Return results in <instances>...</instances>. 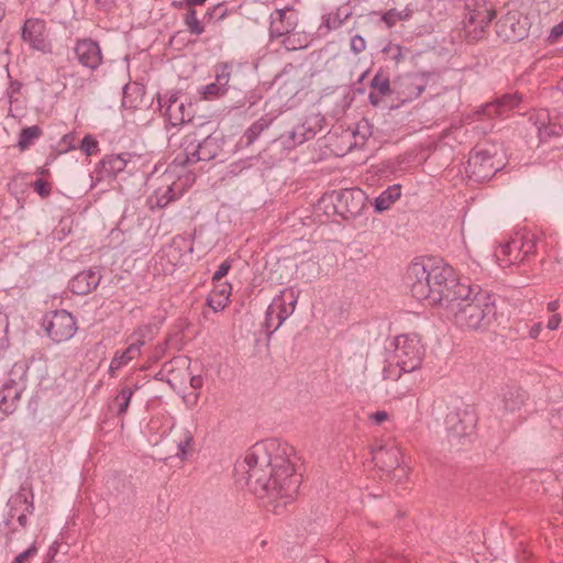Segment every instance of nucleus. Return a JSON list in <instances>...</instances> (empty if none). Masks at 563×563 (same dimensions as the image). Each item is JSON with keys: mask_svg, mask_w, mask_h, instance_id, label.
<instances>
[{"mask_svg": "<svg viewBox=\"0 0 563 563\" xmlns=\"http://www.w3.org/2000/svg\"><path fill=\"white\" fill-rule=\"evenodd\" d=\"M292 455L294 449L287 443L267 439L255 443L235 466L249 489L258 498L267 499L276 514L295 498L300 484Z\"/></svg>", "mask_w": 563, "mask_h": 563, "instance_id": "1", "label": "nucleus"}, {"mask_svg": "<svg viewBox=\"0 0 563 563\" xmlns=\"http://www.w3.org/2000/svg\"><path fill=\"white\" fill-rule=\"evenodd\" d=\"M446 316L464 332H486L497 321L495 298L485 291H476L461 284L445 303Z\"/></svg>", "mask_w": 563, "mask_h": 563, "instance_id": "2", "label": "nucleus"}, {"mask_svg": "<svg viewBox=\"0 0 563 563\" xmlns=\"http://www.w3.org/2000/svg\"><path fill=\"white\" fill-rule=\"evenodd\" d=\"M406 282L412 297L429 305L448 302L462 283L453 267L434 260L417 261L409 265Z\"/></svg>", "mask_w": 563, "mask_h": 563, "instance_id": "3", "label": "nucleus"}, {"mask_svg": "<svg viewBox=\"0 0 563 563\" xmlns=\"http://www.w3.org/2000/svg\"><path fill=\"white\" fill-rule=\"evenodd\" d=\"M424 356V346L417 334H401L395 339L396 366L388 365L383 369L385 380H397L402 373H411L420 368Z\"/></svg>", "mask_w": 563, "mask_h": 563, "instance_id": "4", "label": "nucleus"}, {"mask_svg": "<svg viewBox=\"0 0 563 563\" xmlns=\"http://www.w3.org/2000/svg\"><path fill=\"white\" fill-rule=\"evenodd\" d=\"M465 9L464 24L468 36L478 40L495 18V10L486 0H466Z\"/></svg>", "mask_w": 563, "mask_h": 563, "instance_id": "5", "label": "nucleus"}, {"mask_svg": "<svg viewBox=\"0 0 563 563\" xmlns=\"http://www.w3.org/2000/svg\"><path fill=\"white\" fill-rule=\"evenodd\" d=\"M501 167V161H496L495 154H492L488 150L472 152L467 162L470 177L478 183L490 179Z\"/></svg>", "mask_w": 563, "mask_h": 563, "instance_id": "6", "label": "nucleus"}, {"mask_svg": "<svg viewBox=\"0 0 563 563\" xmlns=\"http://www.w3.org/2000/svg\"><path fill=\"white\" fill-rule=\"evenodd\" d=\"M44 325L47 335L56 343L68 341L77 331L74 317L66 310H57L47 314Z\"/></svg>", "mask_w": 563, "mask_h": 563, "instance_id": "7", "label": "nucleus"}, {"mask_svg": "<svg viewBox=\"0 0 563 563\" xmlns=\"http://www.w3.org/2000/svg\"><path fill=\"white\" fill-rule=\"evenodd\" d=\"M497 26L498 35L505 41L518 42L528 35V19L518 11H509Z\"/></svg>", "mask_w": 563, "mask_h": 563, "instance_id": "8", "label": "nucleus"}, {"mask_svg": "<svg viewBox=\"0 0 563 563\" xmlns=\"http://www.w3.org/2000/svg\"><path fill=\"white\" fill-rule=\"evenodd\" d=\"M46 23L41 19H27L22 27V40L33 49L48 53L51 43L47 41Z\"/></svg>", "mask_w": 563, "mask_h": 563, "instance_id": "9", "label": "nucleus"}, {"mask_svg": "<svg viewBox=\"0 0 563 563\" xmlns=\"http://www.w3.org/2000/svg\"><path fill=\"white\" fill-rule=\"evenodd\" d=\"M297 295L294 289H284L279 296L275 297L267 309V320L272 314L276 316V324L273 331H276L282 323L294 312L297 303Z\"/></svg>", "mask_w": 563, "mask_h": 563, "instance_id": "10", "label": "nucleus"}, {"mask_svg": "<svg viewBox=\"0 0 563 563\" xmlns=\"http://www.w3.org/2000/svg\"><path fill=\"white\" fill-rule=\"evenodd\" d=\"M192 441L194 438L189 430L175 427L170 428L165 438L168 451L180 460H185L187 454L192 451Z\"/></svg>", "mask_w": 563, "mask_h": 563, "instance_id": "11", "label": "nucleus"}, {"mask_svg": "<svg viewBox=\"0 0 563 563\" xmlns=\"http://www.w3.org/2000/svg\"><path fill=\"white\" fill-rule=\"evenodd\" d=\"M161 109L173 126L190 122L192 119L191 104L186 106L176 95H172L164 103L158 98Z\"/></svg>", "mask_w": 563, "mask_h": 563, "instance_id": "12", "label": "nucleus"}, {"mask_svg": "<svg viewBox=\"0 0 563 563\" xmlns=\"http://www.w3.org/2000/svg\"><path fill=\"white\" fill-rule=\"evenodd\" d=\"M78 62L87 68L96 69L102 60L101 49L92 40H80L75 47Z\"/></svg>", "mask_w": 563, "mask_h": 563, "instance_id": "13", "label": "nucleus"}, {"mask_svg": "<svg viewBox=\"0 0 563 563\" xmlns=\"http://www.w3.org/2000/svg\"><path fill=\"white\" fill-rule=\"evenodd\" d=\"M522 246V236L518 233L511 236L506 243L501 244L499 251L496 252L499 266L506 267L520 263Z\"/></svg>", "mask_w": 563, "mask_h": 563, "instance_id": "14", "label": "nucleus"}, {"mask_svg": "<svg viewBox=\"0 0 563 563\" xmlns=\"http://www.w3.org/2000/svg\"><path fill=\"white\" fill-rule=\"evenodd\" d=\"M438 76L433 73H421L407 77L404 82L402 95L405 100H413L419 98L427 89L430 81L435 82Z\"/></svg>", "mask_w": 563, "mask_h": 563, "instance_id": "15", "label": "nucleus"}, {"mask_svg": "<svg viewBox=\"0 0 563 563\" xmlns=\"http://www.w3.org/2000/svg\"><path fill=\"white\" fill-rule=\"evenodd\" d=\"M377 466L385 471L396 470L400 465V449L395 445H379L372 451Z\"/></svg>", "mask_w": 563, "mask_h": 563, "instance_id": "16", "label": "nucleus"}, {"mask_svg": "<svg viewBox=\"0 0 563 563\" xmlns=\"http://www.w3.org/2000/svg\"><path fill=\"white\" fill-rule=\"evenodd\" d=\"M24 386L22 382L9 379L0 390V410L9 415L15 411Z\"/></svg>", "mask_w": 563, "mask_h": 563, "instance_id": "17", "label": "nucleus"}, {"mask_svg": "<svg viewBox=\"0 0 563 563\" xmlns=\"http://www.w3.org/2000/svg\"><path fill=\"white\" fill-rule=\"evenodd\" d=\"M101 275L93 269H87L78 273L69 282V289L76 295H87L99 285Z\"/></svg>", "mask_w": 563, "mask_h": 563, "instance_id": "18", "label": "nucleus"}, {"mask_svg": "<svg viewBox=\"0 0 563 563\" xmlns=\"http://www.w3.org/2000/svg\"><path fill=\"white\" fill-rule=\"evenodd\" d=\"M365 194L358 188L343 189L338 197L339 203L351 216L358 214L365 206Z\"/></svg>", "mask_w": 563, "mask_h": 563, "instance_id": "19", "label": "nucleus"}, {"mask_svg": "<svg viewBox=\"0 0 563 563\" xmlns=\"http://www.w3.org/2000/svg\"><path fill=\"white\" fill-rule=\"evenodd\" d=\"M446 423L450 426V429L455 437H466L470 435L475 428V418L466 411L462 413L452 412L448 415Z\"/></svg>", "mask_w": 563, "mask_h": 563, "instance_id": "20", "label": "nucleus"}, {"mask_svg": "<svg viewBox=\"0 0 563 563\" xmlns=\"http://www.w3.org/2000/svg\"><path fill=\"white\" fill-rule=\"evenodd\" d=\"M199 137L196 133L187 134L181 142V152H179L174 158V164L178 166H188L198 162V148Z\"/></svg>", "mask_w": 563, "mask_h": 563, "instance_id": "21", "label": "nucleus"}, {"mask_svg": "<svg viewBox=\"0 0 563 563\" xmlns=\"http://www.w3.org/2000/svg\"><path fill=\"white\" fill-rule=\"evenodd\" d=\"M520 101L521 97L517 93L505 95L493 102L486 103L483 108V113L488 117L501 115L515 109Z\"/></svg>", "mask_w": 563, "mask_h": 563, "instance_id": "22", "label": "nucleus"}, {"mask_svg": "<svg viewBox=\"0 0 563 563\" xmlns=\"http://www.w3.org/2000/svg\"><path fill=\"white\" fill-rule=\"evenodd\" d=\"M314 135L316 131L312 128L308 126L306 123H301L289 131L287 134L282 135V142L285 147L292 148L306 141L313 139Z\"/></svg>", "mask_w": 563, "mask_h": 563, "instance_id": "23", "label": "nucleus"}, {"mask_svg": "<svg viewBox=\"0 0 563 563\" xmlns=\"http://www.w3.org/2000/svg\"><path fill=\"white\" fill-rule=\"evenodd\" d=\"M400 194L401 190L399 185H394L387 188L375 199V210L377 212L388 210L391 205L400 197Z\"/></svg>", "mask_w": 563, "mask_h": 563, "instance_id": "24", "label": "nucleus"}, {"mask_svg": "<svg viewBox=\"0 0 563 563\" xmlns=\"http://www.w3.org/2000/svg\"><path fill=\"white\" fill-rule=\"evenodd\" d=\"M196 152L198 153V162H208L214 158L219 152L217 139L210 135L206 136L202 141L198 142V148H196Z\"/></svg>", "mask_w": 563, "mask_h": 563, "instance_id": "25", "label": "nucleus"}, {"mask_svg": "<svg viewBox=\"0 0 563 563\" xmlns=\"http://www.w3.org/2000/svg\"><path fill=\"white\" fill-rule=\"evenodd\" d=\"M140 355L139 345L130 344L121 354L117 353L110 363L109 371L113 375L115 371L126 365L130 361Z\"/></svg>", "mask_w": 563, "mask_h": 563, "instance_id": "26", "label": "nucleus"}, {"mask_svg": "<svg viewBox=\"0 0 563 563\" xmlns=\"http://www.w3.org/2000/svg\"><path fill=\"white\" fill-rule=\"evenodd\" d=\"M526 399V395L521 389L509 388L503 395L504 408L506 411H515Z\"/></svg>", "mask_w": 563, "mask_h": 563, "instance_id": "27", "label": "nucleus"}, {"mask_svg": "<svg viewBox=\"0 0 563 563\" xmlns=\"http://www.w3.org/2000/svg\"><path fill=\"white\" fill-rule=\"evenodd\" d=\"M130 154L123 153L118 155H110L102 159L103 168L111 174H118L126 167Z\"/></svg>", "mask_w": 563, "mask_h": 563, "instance_id": "28", "label": "nucleus"}, {"mask_svg": "<svg viewBox=\"0 0 563 563\" xmlns=\"http://www.w3.org/2000/svg\"><path fill=\"white\" fill-rule=\"evenodd\" d=\"M272 123L271 119L261 118L254 122L244 133L246 145L253 144L256 139L265 131Z\"/></svg>", "mask_w": 563, "mask_h": 563, "instance_id": "29", "label": "nucleus"}, {"mask_svg": "<svg viewBox=\"0 0 563 563\" xmlns=\"http://www.w3.org/2000/svg\"><path fill=\"white\" fill-rule=\"evenodd\" d=\"M184 22L190 34L200 35L205 32V26L197 18V12L195 9H187V12L184 16Z\"/></svg>", "mask_w": 563, "mask_h": 563, "instance_id": "30", "label": "nucleus"}, {"mask_svg": "<svg viewBox=\"0 0 563 563\" xmlns=\"http://www.w3.org/2000/svg\"><path fill=\"white\" fill-rule=\"evenodd\" d=\"M41 134L42 130L37 125H32L23 129L20 133L18 146L21 151L26 150L35 139L41 136Z\"/></svg>", "mask_w": 563, "mask_h": 563, "instance_id": "31", "label": "nucleus"}, {"mask_svg": "<svg viewBox=\"0 0 563 563\" xmlns=\"http://www.w3.org/2000/svg\"><path fill=\"white\" fill-rule=\"evenodd\" d=\"M189 367V360L186 357H175L169 362H166L163 366V371L173 377L168 378V383L170 384L173 379H177L178 376L175 375L176 369L186 371Z\"/></svg>", "mask_w": 563, "mask_h": 563, "instance_id": "32", "label": "nucleus"}, {"mask_svg": "<svg viewBox=\"0 0 563 563\" xmlns=\"http://www.w3.org/2000/svg\"><path fill=\"white\" fill-rule=\"evenodd\" d=\"M371 88L380 96H387L391 92L389 77L378 71L371 81Z\"/></svg>", "mask_w": 563, "mask_h": 563, "instance_id": "33", "label": "nucleus"}, {"mask_svg": "<svg viewBox=\"0 0 563 563\" xmlns=\"http://www.w3.org/2000/svg\"><path fill=\"white\" fill-rule=\"evenodd\" d=\"M522 236V251L520 261L523 262L529 255L534 253L537 239L533 234L528 232H518Z\"/></svg>", "mask_w": 563, "mask_h": 563, "instance_id": "34", "label": "nucleus"}, {"mask_svg": "<svg viewBox=\"0 0 563 563\" xmlns=\"http://www.w3.org/2000/svg\"><path fill=\"white\" fill-rule=\"evenodd\" d=\"M132 395H133V389H131L130 387H123L120 390L119 395L115 398V400L118 401V405H119V410H118L119 415H123L126 412L130 401H131V398H132Z\"/></svg>", "mask_w": 563, "mask_h": 563, "instance_id": "35", "label": "nucleus"}, {"mask_svg": "<svg viewBox=\"0 0 563 563\" xmlns=\"http://www.w3.org/2000/svg\"><path fill=\"white\" fill-rule=\"evenodd\" d=\"M283 45L287 51H296L301 49L307 46L305 40L301 41L300 35L297 34H287L283 40Z\"/></svg>", "mask_w": 563, "mask_h": 563, "instance_id": "36", "label": "nucleus"}, {"mask_svg": "<svg viewBox=\"0 0 563 563\" xmlns=\"http://www.w3.org/2000/svg\"><path fill=\"white\" fill-rule=\"evenodd\" d=\"M276 14L278 16V20L277 19H273V21L271 23V35L273 37H280L283 35L289 34V29L288 27L279 26V24L283 23V19L285 16V12L284 11H277Z\"/></svg>", "mask_w": 563, "mask_h": 563, "instance_id": "37", "label": "nucleus"}, {"mask_svg": "<svg viewBox=\"0 0 563 563\" xmlns=\"http://www.w3.org/2000/svg\"><path fill=\"white\" fill-rule=\"evenodd\" d=\"M152 334L153 328L151 325H142L133 333L135 341L132 344H137L140 350L141 346L145 344L146 340L152 339Z\"/></svg>", "mask_w": 563, "mask_h": 563, "instance_id": "38", "label": "nucleus"}, {"mask_svg": "<svg viewBox=\"0 0 563 563\" xmlns=\"http://www.w3.org/2000/svg\"><path fill=\"white\" fill-rule=\"evenodd\" d=\"M228 91V88H223L218 82H212L203 88L202 95L206 100H211L223 96Z\"/></svg>", "mask_w": 563, "mask_h": 563, "instance_id": "39", "label": "nucleus"}, {"mask_svg": "<svg viewBox=\"0 0 563 563\" xmlns=\"http://www.w3.org/2000/svg\"><path fill=\"white\" fill-rule=\"evenodd\" d=\"M231 73L228 64H220L216 67V82L221 85L223 88H228Z\"/></svg>", "mask_w": 563, "mask_h": 563, "instance_id": "40", "label": "nucleus"}, {"mask_svg": "<svg viewBox=\"0 0 563 563\" xmlns=\"http://www.w3.org/2000/svg\"><path fill=\"white\" fill-rule=\"evenodd\" d=\"M80 150L87 155L91 156L98 152V142L92 135H86L81 140Z\"/></svg>", "mask_w": 563, "mask_h": 563, "instance_id": "41", "label": "nucleus"}, {"mask_svg": "<svg viewBox=\"0 0 563 563\" xmlns=\"http://www.w3.org/2000/svg\"><path fill=\"white\" fill-rule=\"evenodd\" d=\"M175 199L174 188L172 185L167 186L163 194L156 191V207L164 208Z\"/></svg>", "mask_w": 563, "mask_h": 563, "instance_id": "42", "label": "nucleus"}, {"mask_svg": "<svg viewBox=\"0 0 563 563\" xmlns=\"http://www.w3.org/2000/svg\"><path fill=\"white\" fill-rule=\"evenodd\" d=\"M561 129H562L561 126L558 129L556 125H553V124H548V125L540 126L539 128L540 141L545 142V141H548L552 136L560 135V130Z\"/></svg>", "mask_w": 563, "mask_h": 563, "instance_id": "43", "label": "nucleus"}, {"mask_svg": "<svg viewBox=\"0 0 563 563\" xmlns=\"http://www.w3.org/2000/svg\"><path fill=\"white\" fill-rule=\"evenodd\" d=\"M350 47L354 54H360L366 49V42L361 35H354L351 38Z\"/></svg>", "mask_w": 563, "mask_h": 563, "instance_id": "44", "label": "nucleus"}, {"mask_svg": "<svg viewBox=\"0 0 563 563\" xmlns=\"http://www.w3.org/2000/svg\"><path fill=\"white\" fill-rule=\"evenodd\" d=\"M37 553V548L33 543L27 550L20 553L13 561V563H24L25 560H27L31 556H34Z\"/></svg>", "mask_w": 563, "mask_h": 563, "instance_id": "45", "label": "nucleus"}, {"mask_svg": "<svg viewBox=\"0 0 563 563\" xmlns=\"http://www.w3.org/2000/svg\"><path fill=\"white\" fill-rule=\"evenodd\" d=\"M230 267H231V265L228 261H224L223 263H221L220 266L218 267V269L216 271V273L213 274L212 280L213 282L221 280L228 274Z\"/></svg>", "mask_w": 563, "mask_h": 563, "instance_id": "46", "label": "nucleus"}, {"mask_svg": "<svg viewBox=\"0 0 563 563\" xmlns=\"http://www.w3.org/2000/svg\"><path fill=\"white\" fill-rule=\"evenodd\" d=\"M34 190L41 196V197H47L49 195V186L46 181L38 179L34 183Z\"/></svg>", "mask_w": 563, "mask_h": 563, "instance_id": "47", "label": "nucleus"}, {"mask_svg": "<svg viewBox=\"0 0 563 563\" xmlns=\"http://www.w3.org/2000/svg\"><path fill=\"white\" fill-rule=\"evenodd\" d=\"M342 21L339 16V14H329L327 16V19L324 20V26L328 29V30H332V29H336L341 25Z\"/></svg>", "mask_w": 563, "mask_h": 563, "instance_id": "48", "label": "nucleus"}, {"mask_svg": "<svg viewBox=\"0 0 563 563\" xmlns=\"http://www.w3.org/2000/svg\"><path fill=\"white\" fill-rule=\"evenodd\" d=\"M356 133L361 134L363 139H366L371 135L369 132V122L367 120H362L357 123Z\"/></svg>", "mask_w": 563, "mask_h": 563, "instance_id": "49", "label": "nucleus"}, {"mask_svg": "<svg viewBox=\"0 0 563 563\" xmlns=\"http://www.w3.org/2000/svg\"><path fill=\"white\" fill-rule=\"evenodd\" d=\"M562 322V317L559 313L552 314V317L548 320L547 328L551 331L559 329L560 323Z\"/></svg>", "mask_w": 563, "mask_h": 563, "instance_id": "50", "label": "nucleus"}, {"mask_svg": "<svg viewBox=\"0 0 563 563\" xmlns=\"http://www.w3.org/2000/svg\"><path fill=\"white\" fill-rule=\"evenodd\" d=\"M369 419L375 424H380L388 419L386 411H376L369 416Z\"/></svg>", "mask_w": 563, "mask_h": 563, "instance_id": "51", "label": "nucleus"}, {"mask_svg": "<svg viewBox=\"0 0 563 563\" xmlns=\"http://www.w3.org/2000/svg\"><path fill=\"white\" fill-rule=\"evenodd\" d=\"M563 35V21L554 25L550 32V38L556 40Z\"/></svg>", "mask_w": 563, "mask_h": 563, "instance_id": "52", "label": "nucleus"}, {"mask_svg": "<svg viewBox=\"0 0 563 563\" xmlns=\"http://www.w3.org/2000/svg\"><path fill=\"white\" fill-rule=\"evenodd\" d=\"M541 331H542V323L541 322L534 323L529 330V338L533 339V340L538 339Z\"/></svg>", "mask_w": 563, "mask_h": 563, "instance_id": "53", "label": "nucleus"}, {"mask_svg": "<svg viewBox=\"0 0 563 563\" xmlns=\"http://www.w3.org/2000/svg\"><path fill=\"white\" fill-rule=\"evenodd\" d=\"M202 384H203V379L200 375H197V376H191L190 377V386L194 388V389H199L202 387Z\"/></svg>", "mask_w": 563, "mask_h": 563, "instance_id": "54", "label": "nucleus"}, {"mask_svg": "<svg viewBox=\"0 0 563 563\" xmlns=\"http://www.w3.org/2000/svg\"><path fill=\"white\" fill-rule=\"evenodd\" d=\"M388 49L395 51L393 58L396 60V63H399L402 59V52H401V47L399 45L389 46Z\"/></svg>", "mask_w": 563, "mask_h": 563, "instance_id": "55", "label": "nucleus"}, {"mask_svg": "<svg viewBox=\"0 0 563 563\" xmlns=\"http://www.w3.org/2000/svg\"><path fill=\"white\" fill-rule=\"evenodd\" d=\"M382 97L378 92L376 91H371L369 95H368V100L369 102L377 107L379 104V102L382 101Z\"/></svg>", "mask_w": 563, "mask_h": 563, "instance_id": "56", "label": "nucleus"}, {"mask_svg": "<svg viewBox=\"0 0 563 563\" xmlns=\"http://www.w3.org/2000/svg\"><path fill=\"white\" fill-rule=\"evenodd\" d=\"M206 2V0H185V8L186 9H194L196 5H202Z\"/></svg>", "mask_w": 563, "mask_h": 563, "instance_id": "57", "label": "nucleus"}, {"mask_svg": "<svg viewBox=\"0 0 563 563\" xmlns=\"http://www.w3.org/2000/svg\"><path fill=\"white\" fill-rule=\"evenodd\" d=\"M559 308H560L559 300H552V301L548 302V305H547V309L549 312H555Z\"/></svg>", "mask_w": 563, "mask_h": 563, "instance_id": "58", "label": "nucleus"}, {"mask_svg": "<svg viewBox=\"0 0 563 563\" xmlns=\"http://www.w3.org/2000/svg\"><path fill=\"white\" fill-rule=\"evenodd\" d=\"M18 521H19V523H20L21 526H23V527H24V526L26 525V516H25V515H21V516H19Z\"/></svg>", "mask_w": 563, "mask_h": 563, "instance_id": "59", "label": "nucleus"}, {"mask_svg": "<svg viewBox=\"0 0 563 563\" xmlns=\"http://www.w3.org/2000/svg\"><path fill=\"white\" fill-rule=\"evenodd\" d=\"M274 320H276V316H275V314H272V317H271V320H269V321L266 319V327H267V328H271V325L273 324V321H274Z\"/></svg>", "mask_w": 563, "mask_h": 563, "instance_id": "60", "label": "nucleus"}, {"mask_svg": "<svg viewBox=\"0 0 563 563\" xmlns=\"http://www.w3.org/2000/svg\"><path fill=\"white\" fill-rule=\"evenodd\" d=\"M184 3H185V1H184V2H179V3L174 2V4H175L176 7H178V8H183V7H185V4H184Z\"/></svg>", "mask_w": 563, "mask_h": 563, "instance_id": "61", "label": "nucleus"}]
</instances>
